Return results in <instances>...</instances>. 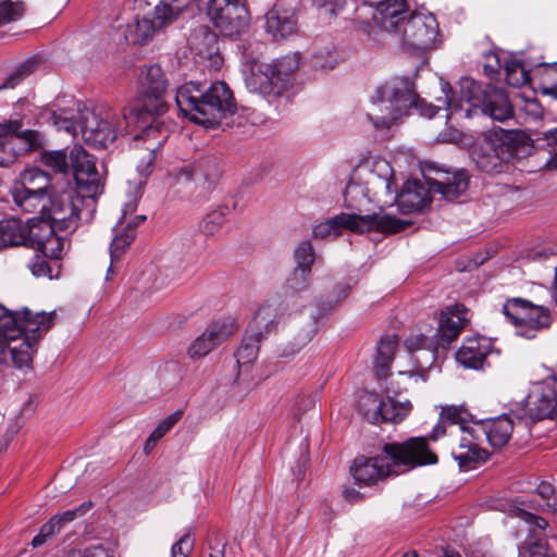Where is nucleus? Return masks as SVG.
Listing matches in <instances>:
<instances>
[{
    "label": "nucleus",
    "mask_w": 557,
    "mask_h": 557,
    "mask_svg": "<svg viewBox=\"0 0 557 557\" xmlns=\"http://www.w3.org/2000/svg\"><path fill=\"white\" fill-rule=\"evenodd\" d=\"M175 102L185 117L206 128L219 126L237 110L232 90L220 81L208 88L200 83H186L177 88Z\"/></svg>",
    "instance_id": "f257e3e1"
},
{
    "label": "nucleus",
    "mask_w": 557,
    "mask_h": 557,
    "mask_svg": "<svg viewBox=\"0 0 557 557\" xmlns=\"http://www.w3.org/2000/svg\"><path fill=\"white\" fill-rule=\"evenodd\" d=\"M374 111L367 114L377 131L389 128L401 116L416 109L425 117H433L441 107L428 103L416 91L414 82L409 77H395L377 87L372 98Z\"/></svg>",
    "instance_id": "f03ea898"
},
{
    "label": "nucleus",
    "mask_w": 557,
    "mask_h": 557,
    "mask_svg": "<svg viewBox=\"0 0 557 557\" xmlns=\"http://www.w3.org/2000/svg\"><path fill=\"white\" fill-rule=\"evenodd\" d=\"M442 90L445 95L444 103L450 113L465 112L466 117L481 113L494 121L505 122L513 116V108L503 89L492 84H482L472 78L465 77L459 83V99L450 96L451 87L444 83Z\"/></svg>",
    "instance_id": "7ed1b4c3"
},
{
    "label": "nucleus",
    "mask_w": 557,
    "mask_h": 557,
    "mask_svg": "<svg viewBox=\"0 0 557 557\" xmlns=\"http://www.w3.org/2000/svg\"><path fill=\"white\" fill-rule=\"evenodd\" d=\"M411 224V221L398 219L385 213L383 210L366 215L339 213L332 219L317 224L313 227V236L315 238L337 237L342 234L343 230L360 234L374 231L391 235L405 231Z\"/></svg>",
    "instance_id": "20e7f679"
},
{
    "label": "nucleus",
    "mask_w": 557,
    "mask_h": 557,
    "mask_svg": "<svg viewBox=\"0 0 557 557\" xmlns=\"http://www.w3.org/2000/svg\"><path fill=\"white\" fill-rule=\"evenodd\" d=\"M143 91L139 96V106L123 110V121L128 125H143L161 123L156 117L168 111L165 100L168 81L159 65L147 67L143 79Z\"/></svg>",
    "instance_id": "39448f33"
},
{
    "label": "nucleus",
    "mask_w": 557,
    "mask_h": 557,
    "mask_svg": "<svg viewBox=\"0 0 557 557\" xmlns=\"http://www.w3.org/2000/svg\"><path fill=\"white\" fill-rule=\"evenodd\" d=\"M96 198L85 197L77 189H64L49 196V206H41L42 216L53 222L58 231L73 232L77 228L82 213L86 210L87 220L95 212Z\"/></svg>",
    "instance_id": "423d86ee"
},
{
    "label": "nucleus",
    "mask_w": 557,
    "mask_h": 557,
    "mask_svg": "<svg viewBox=\"0 0 557 557\" xmlns=\"http://www.w3.org/2000/svg\"><path fill=\"white\" fill-rule=\"evenodd\" d=\"M122 122L112 110L88 109L79 110L75 122L65 126L67 132L79 129L84 141L94 148H107L117 137Z\"/></svg>",
    "instance_id": "0eeeda50"
},
{
    "label": "nucleus",
    "mask_w": 557,
    "mask_h": 557,
    "mask_svg": "<svg viewBox=\"0 0 557 557\" xmlns=\"http://www.w3.org/2000/svg\"><path fill=\"white\" fill-rule=\"evenodd\" d=\"M503 313L516 327L517 334L527 338H534L537 332L548 329L552 324L548 308L520 297L507 299L503 305Z\"/></svg>",
    "instance_id": "6e6552de"
},
{
    "label": "nucleus",
    "mask_w": 557,
    "mask_h": 557,
    "mask_svg": "<svg viewBox=\"0 0 557 557\" xmlns=\"http://www.w3.org/2000/svg\"><path fill=\"white\" fill-rule=\"evenodd\" d=\"M57 321V312H34L24 307L21 310H10L0 304V333L9 339L29 332H49Z\"/></svg>",
    "instance_id": "1a4fd4ad"
},
{
    "label": "nucleus",
    "mask_w": 557,
    "mask_h": 557,
    "mask_svg": "<svg viewBox=\"0 0 557 557\" xmlns=\"http://www.w3.org/2000/svg\"><path fill=\"white\" fill-rule=\"evenodd\" d=\"M518 420L532 422L557 417V376H548L532 385L521 408L511 410Z\"/></svg>",
    "instance_id": "9d476101"
},
{
    "label": "nucleus",
    "mask_w": 557,
    "mask_h": 557,
    "mask_svg": "<svg viewBox=\"0 0 557 557\" xmlns=\"http://www.w3.org/2000/svg\"><path fill=\"white\" fill-rule=\"evenodd\" d=\"M357 408L370 423H399L409 414L412 405L409 400L397 401L389 395L384 400L375 392L363 391L359 394Z\"/></svg>",
    "instance_id": "9b49d317"
},
{
    "label": "nucleus",
    "mask_w": 557,
    "mask_h": 557,
    "mask_svg": "<svg viewBox=\"0 0 557 557\" xmlns=\"http://www.w3.org/2000/svg\"><path fill=\"white\" fill-rule=\"evenodd\" d=\"M207 16L223 36L243 33L249 23L245 0H209Z\"/></svg>",
    "instance_id": "f8f14e48"
},
{
    "label": "nucleus",
    "mask_w": 557,
    "mask_h": 557,
    "mask_svg": "<svg viewBox=\"0 0 557 557\" xmlns=\"http://www.w3.org/2000/svg\"><path fill=\"white\" fill-rule=\"evenodd\" d=\"M21 121L0 123V166H9L22 152L36 149L40 144L37 131H22Z\"/></svg>",
    "instance_id": "ddd939ff"
},
{
    "label": "nucleus",
    "mask_w": 557,
    "mask_h": 557,
    "mask_svg": "<svg viewBox=\"0 0 557 557\" xmlns=\"http://www.w3.org/2000/svg\"><path fill=\"white\" fill-rule=\"evenodd\" d=\"M382 449L394 462L395 468L403 466L406 469H414L438 461L437 455L429 446L428 437L423 436L409 437L403 443H387Z\"/></svg>",
    "instance_id": "4468645a"
},
{
    "label": "nucleus",
    "mask_w": 557,
    "mask_h": 557,
    "mask_svg": "<svg viewBox=\"0 0 557 557\" xmlns=\"http://www.w3.org/2000/svg\"><path fill=\"white\" fill-rule=\"evenodd\" d=\"M51 178L38 168L27 169L12 187L14 202L25 212H33L46 198Z\"/></svg>",
    "instance_id": "2eb2a0df"
},
{
    "label": "nucleus",
    "mask_w": 557,
    "mask_h": 557,
    "mask_svg": "<svg viewBox=\"0 0 557 557\" xmlns=\"http://www.w3.org/2000/svg\"><path fill=\"white\" fill-rule=\"evenodd\" d=\"M438 33V23L433 14L411 13L398 34L408 48L426 51L435 46Z\"/></svg>",
    "instance_id": "dca6fc26"
},
{
    "label": "nucleus",
    "mask_w": 557,
    "mask_h": 557,
    "mask_svg": "<svg viewBox=\"0 0 557 557\" xmlns=\"http://www.w3.org/2000/svg\"><path fill=\"white\" fill-rule=\"evenodd\" d=\"M70 162L76 188L85 197L96 198L103 190V182L96 168L94 156L82 146H74L70 151Z\"/></svg>",
    "instance_id": "f3484780"
},
{
    "label": "nucleus",
    "mask_w": 557,
    "mask_h": 557,
    "mask_svg": "<svg viewBox=\"0 0 557 557\" xmlns=\"http://www.w3.org/2000/svg\"><path fill=\"white\" fill-rule=\"evenodd\" d=\"M423 177L433 193L449 201L460 197L469 186V176L463 170L449 171L431 164L425 168Z\"/></svg>",
    "instance_id": "a211bd4d"
},
{
    "label": "nucleus",
    "mask_w": 557,
    "mask_h": 557,
    "mask_svg": "<svg viewBox=\"0 0 557 557\" xmlns=\"http://www.w3.org/2000/svg\"><path fill=\"white\" fill-rule=\"evenodd\" d=\"M237 331L233 319L213 321L196 337L187 349L190 359L197 360L209 355L214 348L226 342Z\"/></svg>",
    "instance_id": "6ab92c4d"
},
{
    "label": "nucleus",
    "mask_w": 557,
    "mask_h": 557,
    "mask_svg": "<svg viewBox=\"0 0 557 557\" xmlns=\"http://www.w3.org/2000/svg\"><path fill=\"white\" fill-rule=\"evenodd\" d=\"M515 513L529 525V534L518 548V557H554L542 535L548 528V522L522 508H517Z\"/></svg>",
    "instance_id": "aec40b11"
},
{
    "label": "nucleus",
    "mask_w": 557,
    "mask_h": 557,
    "mask_svg": "<svg viewBox=\"0 0 557 557\" xmlns=\"http://www.w3.org/2000/svg\"><path fill=\"white\" fill-rule=\"evenodd\" d=\"M513 418L516 417L510 412V414L504 413L496 418L473 422L472 428L469 429V435L474 441L485 436L492 447L500 449L511 438Z\"/></svg>",
    "instance_id": "412c9836"
},
{
    "label": "nucleus",
    "mask_w": 557,
    "mask_h": 557,
    "mask_svg": "<svg viewBox=\"0 0 557 557\" xmlns=\"http://www.w3.org/2000/svg\"><path fill=\"white\" fill-rule=\"evenodd\" d=\"M357 483L372 485L389 475L397 474V470L391 458L385 456L357 457L350 468Z\"/></svg>",
    "instance_id": "4be33fe9"
},
{
    "label": "nucleus",
    "mask_w": 557,
    "mask_h": 557,
    "mask_svg": "<svg viewBox=\"0 0 557 557\" xmlns=\"http://www.w3.org/2000/svg\"><path fill=\"white\" fill-rule=\"evenodd\" d=\"M366 3L375 7L373 15L377 25L388 33H400L403 25L409 17L408 3L406 0H363Z\"/></svg>",
    "instance_id": "5701e85b"
},
{
    "label": "nucleus",
    "mask_w": 557,
    "mask_h": 557,
    "mask_svg": "<svg viewBox=\"0 0 557 557\" xmlns=\"http://www.w3.org/2000/svg\"><path fill=\"white\" fill-rule=\"evenodd\" d=\"M135 126L141 128V132L134 137V140L136 143L140 140L147 143V146L145 147V154L143 156L140 163L137 165L139 174L147 177L152 172L157 151L162 147L163 143L168 138V128L164 123Z\"/></svg>",
    "instance_id": "b1692460"
},
{
    "label": "nucleus",
    "mask_w": 557,
    "mask_h": 557,
    "mask_svg": "<svg viewBox=\"0 0 557 557\" xmlns=\"http://www.w3.org/2000/svg\"><path fill=\"white\" fill-rule=\"evenodd\" d=\"M275 79L274 72L270 63L253 60L249 72L245 75V85L250 92L262 96H282V84Z\"/></svg>",
    "instance_id": "393cba45"
},
{
    "label": "nucleus",
    "mask_w": 557,
    "mask_h": 557,
    "mask_svg": "<svg viewBox=\"0 0 557 557\" xmlns=\"http://www.w3.org/2000/svg\"><path fill=\"white\" fill-rule=\"evenodd\" d=\"M468 309L462 304H456L442 312L436 331L437 345L445 347L457 339L468 322Z\"/></svg>",
    "instance_id": "a878e982"
},
{
    "label": "nucleus",
    "mask_w": 557,
    "mask_h": 557,
    "mask_svg": "<svg viewBox=\"0 0 557 557\" xmlns=\"http://www.w3.org/2000/svg\"><path fill=\"white\" fill-rule=\"evenodd\" d=\"M188 46L200 59L209 60L212 66L219 67L222 64L218 36L209 26L199 25L194 28L188 38Z\"/></svg>",
    "instance_id": "bb28decb"
},
{
    "label": "nucleus",
    "mask_w": 557,
    "mask_h": 557,
    "mask_svg": "<svg viewBox=\"0 0 557 557\" xmlns=\"http://www.w3.org/2000/svg\"><path fill=\"white\" fill-rule=\"evenodd\" d=\"M48 332H29L10 339L7 352L10 354L13 366L17 369H30L33 357L38 350L39 342Z\"/></svg>",
    "instance_id": "cd10ccee"
},
{
    "label": "nucleus",
    "mask_w": 557,
    "mask_h": 557,
    "mask_svg": "<svg viewBox=\"0 0 557 557\" xmlns=\"http://www.w3.org/2000/svg\"><path fill=\"white\" fill-rule=\"evenodd\" d=\"M492 350L491 338L481 335L468 337L456 352V359L466 368L479 370L484 367Z\"/></svg>",
    "instance_id": "c85d7f7f"
},
{
    "label": "nucleus",
    "mask_w": 557,
    "mask_h": 557,
    "mask_svg": "<svg viewBox=\"0 0 557 557\" xmlns=\"http://www.w3.org/2000/svg\"><path fill=\"white\" fill-rule=\"evenodd\" d=\"M470 156L478 170L487 174H499L509 169V154H505V157L502 156L493 140H486L480 145H475Z\"/></svg>",
    "instance_id": "c756f323"
},
{
    "label": "nucleus",
    "mask_w": 557,
    "mask_h": 557,
    "mask_svg": "<svg viewBox=\"0 0 557 557\" xmlns=\"http://www.w3.org/2000/svg\"><path fill=\"white\" fill-rule=\"evenodd\" d=\"M221 173L220 160L214 156H205L196 160L193 164L182 168L177 174V178L202 182L207 184V189H210L219 180Z\"/></svg>",
    "instance_id": "7c9ffc66"
},
{
    "label": "nucleus",
    "mask_w": 557,
    "mask_h": 557,
    "mask_svg": "<svg viewBox=\"0 0 557 557\" xmlns=\"http://www.w3.org/2000/svg\"><path fill=\"white\" fill-rule=\"evenodd\" d=\"M430 187L423 186L419 181H408L399 196L398 206L404 211H420L432 201Z\"/></svg>",
    "instance_id": "2f4dec72"
},
{
    "label": "nucleus",
    "mask_w": 557,
    "mask_h": 557,
    "mask_svg": "<svg viewBox=\"0 0 557 557\" xmlns=\"http://www.w3.org/2000/svg\"><path fill=\"white\" fill-rule=\"evenodd\" d=\"M474 440H468L462 437L458 451H454V458L458 461V465L463 469H473L478 465L485 462L490 453L481 448Z\"/></svg>",
    "instance_id": "473e14b6"
},
{
    "label": "nucleus",
    "mask_w": 557,
    "mask_h": 557,
    "mask_svg": "<svg viewBox=\"0 0 557 557\" xmlns=\"http://www.w3.org/2000/svg\"><path fill=\"white\" fill-rule=\"evenodd\" d=\"M159 22L149 17H135L128 23L124 32L125 41L129 45H144L150 40L157 30L161 29Z\"/></svg>",
    "instance_id": "72a5a7b5"
},
{
    "label": "nucleus",
    "mask_w": 557,
    "mask_h": 557,
    "mask_svg": "<svg viewBox=\"0 0 557 557\" xmlns=\"http://www.w3.org/2000/svg\"><path fill=\"white\" fill-rule=\"evenodd\" d=\"M397 348L396 336L387 335L381 338L374 359V371L377 379H386Z\"/></svg>",
    "instance_id": "f704fd0d"
},
{
    "label": "nucleus",
    "mask_w": 557,
    "mask_h": 557,
    "mask_svg": "<svg viewBox=\"0 0 557 557\" xmlns=\"http://www.w3.org/2000/svg\"><path fill=\"white\" fill-rule=\"evenodd\" d=\"M493 143H495L502 156L509 154L508 164L513 159L519 158L521 153H524L528 147L525 137L519 132L513 131L502 129L500 135Z\"/></svg>",
    "instance_id": "c9c22d12"
},
{
    "label": "nucleus",
    "mask_w": 557,
    "mask_h": 557,
    "mask_svg": "<svg viewBox=\"0 0 557 557\" xmlns=\"http://www.w3.org/2000/svg\"><path fill=\"white\" fill-rule=\"evenodd\" d=\"M25 225V246L36 250L58 230L57 225L46 218L45 220L30 219Z\"/></svg>",
    "instance_id": "e433bc0d"
},
{
    "label": "nucleus",
    "mask_w": 557,
    "mask_h": 557,
    "mask_svg": "<svg viewBox=\"0 0 557 557\" xmlns=\"http://www.w3.org/2000/svg\"><path fill=\"white\" fill-rule=\"evenodd\" d=\"M25 227L26 225L15 218L0 221V249L25 246Z\"/></svg>",
    "instance_id": "4c0bfd02"
},
{
    "label": "nucleus",
    "mask_w": 557,
    "mask_h": 557,
    "mask_svg": "<svg viewBox=\"0 0 557 557\" xmlns=\"http://www.w3.org/2000/svg\"><path fill=\"white\" fill-rule=\"evenodd\" d=\"M265 338L264 334L259 331L255 332L248 329L240 346L235 352L236 361L239 367L252 363L259 354L260 343Z\"/></svg>",
    "instance_id": "58836bf2"
},
{
    "label": "nucleus",
    "mask_w": 557,
    "mask_h": 557,
    "mask_svg": "<svg viewBox=\"0 0 557 557\" xmlns=\"http://www.w3.org/2000/svg\"><path fill=\"white\" fill-rule=\"evenodd\" d=\"M280 315L281 311L277 305L265 302L259 307L248 329L252 327L255 332L261 331L265 337L275 326Z\"/></svg>",
    "instance_id": "ea45409f"
},
{
    "label": "nucleus",
    "mask_w": 557,
    "mask_h": 557,
    "mask_svg": "<svg viewBox=\"0 0 557 557\" xmlns=\"http://www.w3.org/2000/svg\"><path fill=\"white\" fill-rule=\"evenodd\" d=\"M274 72L275 79L282 84V94L290 86L293 75L299 66V55L297 53L285 55L270 63Z\"/></svg>",
    "instance_id": "a19ab883"
},
{
    "label": "nucleus",
    "mask_w": 557,
    "mask_h": 557,
    "mask_svg": "<svg viewBox=\"0 0 557 557\" xmlns=\"http://www.w3.org/2000/svg\"><path fill=\"white\" fill-rule=\"evenodd\" d=\"M534 77L543 95L557 99V62L540 64L534 70Z\"/></svg>",
    "instance_id": "79ce46f5"
},
{
    "label": "nucleus",
    "mask_w": 557,
    "mask_h": 557,
    "mask_svg": "<svg viewBox=\"0 0 557 557\" xmlns=\"http://www.w3.org/2000/svg\"><path fill=\"white\" fill-rule=\"evenodd\" d=\"M368 191L366 184L357 182L351 176L344 191L345 207L360 212L362 207L370 201Z\"/></svg>",
    "instance_id": "37998d69"
},
{
    "label": "nucleus",
    "mask_w": 557,
    "mask_h": 557,
    "mask_svg": "<svg viewBox=\"0 0 557 557\" xmlns=\"http://www.w3.org/2000/svg\"><path fill=\"white\" fill-rule=\"evenodd\" d=\"M440 418L447 424H458L460 430L469 434V429L472 425H468V422H474L471 413L463 406H444L442 407Z\"/></svg>",
    "instance_id": "c03bdc74"
},
{
    "label": "nucleus",
    "mask_w": 557,
    "mask_h": 557,
    "mask_svg": "<svg viewBox=\"0 0 557 557\" xmlns=\"http://www.w3.org/2000/svg\"><path fill=\"white\" fill-rule=\"evenodd\" d=\"M39 60L37 58H29L18 64L15 70L4 79L0 85V90L13 89L21 84L27 76H29L38 66Z\"/></svg>",
    "instance_id": "a18cd8bd"
},
{
    "label": "nucleus",
    "mask_w": 557,
    "mask_h": 557,
    "mask_svg": "<svg viewBox=\"0 0 557 557\" xmlns=\"http://www.w3.org/2000/svg\"><path fill=\"white\" fill-rule=\"evenodd\" d=\"M506 82L508 85L519 88L531 81L529 71L525 70L522 62L509 60L505 64Z\"/></svg>",
    "instance_id": "49530a36"
},
{
    "label": "nucleus",
    "mask_w": 557,
    "mask_h": 557,
    "mask_svg": "<svg viewBox=\"0 0 557 557\" xmlns=\"http://www.w3.org/2000/svg\"><path fill=\"white\" fill-rule=\"evenodd\" d=\"M295 22L290 18L271 13L267 16V30L273 35L275 39L286 38L294 33Z\"/></svg>",
    "instance_id": "de8ad7c7"
},
{
    "label": "nucleus",
    "mask_w": 557,
    "mask_h": 557,
    "mask_svg": "<svg viewBox=\"0 0 557 557\" xmlns=\"http://www.w3.org/2000/svg\"><path fill=\"white\" fill-rule=\"evenodd\" d=\"M136 233L132 224H126L123 232L115 235L110 246L111 261L117 260L135 239Z\"/></svg>",
    "instance_id": "09e8293b"
},
{
    "label": "nucleus",
    "mask_w": 557,
    "mask_h": 557,
    "mask_svg": "<svg viewBox=\"0 0 557 557\" xmlns=\"http://www.w3.org/2000/svg\"><path fill=\"white\" fill-rule=\"evenodd\" d=\"M25 13L23 1L0 0V26L20 20Z\"/></svg>",
    "instance_id": "8fccbe9b"
},
{
    "label": "nucleus",
    "mask_w": 557,
    "mask_h": 557,
    "mask_svg": "<svg viewBox=\"0 0 557 557\" xmlns=\"http://www.w3.org/2000/svg\"><path fill=\"white\" fill-rule=\"evenodd\" d=\"M41 162L55 173H66L69 170L67 157L63 150L41 153Z\"/></svg>",
    "instance_id": "3c124183"
},
{
    "label": "nucleus",
    "mask_w": 557,
    "mask_h": 557,
    "mask_svg": "<svg viewBox=\"0 0 557 557\" xmlns=\"http://www.w3.org/2000/svg\"><path fill=\"white\" fill-rule=\"evenodd\" d=\"M310 273L311 272L308 269H294L289 277L286 280V290L290 294H298L306 290L309 286Z\"/></svg>",
    "instance_id": "603ef678"
},
{
    "label": "nucleus",
    "mask_w": 557,
    "mask_h": 557,
    "mask_svg": "<svg viewBox=\"0 0 557 557\" xmlns=\"http://www.w3.org/2000/svg\"><path fill=\"white\" fill-rule=\"evenodd\" d=\"M55 232L57 231L53 232V235L50 236L37 251H40L45 257L53 260V264L58 265L64 240L62 237L58 236Z\"/></svg>",
    "instance_id": "864d4df0"
},
{
    "label": "nucleus",
    "mask_w": 557,
    "mask_h": 557,
    "mask_svg": "<svg viewBox=\"0 0 557 557\" xmlns=\"http://www.w3.org/2000/svg\"><path fill=\"white\" fill-rule=\"evenodd\" d=\"M29 269L32 273L37 277H53V260L49 259L48 257H45L44 255L39 256L36 255L29 262ZM59 264L55 265V268L59 269Z\"/></svg>",
    "instance_id": "5fc2aeb1"
},
{
    "label": "nucleus",
    "mask_w": 557,
    "mask_h": 557,
    "mask_svg": "<svg viewBox=\"0 0 557 557\" xmlns=\"http://www.w3.org/2000/svg\"><path fill=\"white\" fill-rule=\"evenodd\" d=\"M180 13L175 12V7L172 4V0H161L154 8L156 21L159 22V26H166L173 23L180 17Z\"/></svg>",
    "instance_id": "6e6d98bb"
},
{
    "label": "nucleus",
    "mask_w": 557,
    "mask_h": 557,
    "mask_svg": "<svg viewBox=\"0 0 557 557\" xmlns=\"http://www.w3.org/2000/svg\"><path fill=\"white\" fill-rule=\"evenodd\" d=\"M294 257L297 263L295 269H308L311 272V268L314 262V251L310 242L305 240L300 243L295 250Z\"/></svg>",
    "instance_id": "4d7b16f0"
},
{
    "label": "nucleus",
    "mask_w": 557,
    "mask_h": 557,
    "mask_svg": "<svg viewBox=\"0 0 557 557\" xmlns=\"http://www.w3.org/2000/svg\"><path fill=\"white\" fill-rule=\"evenodd\" d=\"M61 529L55 521L51 518L48 522L41 525L39 533L32 540L33 547H40L49 540L60 533Z\"/></svg>",
    "instance_id": "13d9d810"
},
{
    "label": "nucleus",
    "mask_w": 557,
    "mask_h": 557,
    "mask_svg": "<svg viewBox=\"0 0 557 557\" xmlns=\"http://www.w3.org/2000/svg\"><path fill=\"white\" fill-rule=\"evenodd\" d=\"M66 557H115L113 552L101 544L90 545L83 549H72Z\"/></svg>",
    "instance_id": "bf43d9fd"
},
{
    "label": "nucleus",
    "mask_w": 557,
    "mask_h": 557,
    "mask_svg": "<svg viewBox=\"0 0 557 557\" xmlns=\"http://www.w3.org/2000/svg\"><path fill=\"white\" fill-rule=\"evenodd\" d=\"M224 223V214L221 211L208 213L200 223V230L206 235L215 234Z\"/></svg>",
    "instance_id": "052dcab7"
},
{
    "label": "nucleus",
    "mask_w": 557,
    "mask_h": 557,
    "mask_svg": "<svg viewBox=\"0 0 557 557\" xmlns=\"http://www.w3.org/2000/svg\"><path fill=\"white\" fill-rule=\"evenodd\" d=\"M317 332L318 322L315 320L308 321L295 337V343L293 344L295 347L294 351L306 346L313 338Z\"/></svg>",
    "instance_id": "680f3d73"
},
{
    "label": "nucleus",
    "mask_w": 557,
    "mask_h": 557,
    "mask_svg": "<svg viewBox=\"0 0 557 557\" xmlns=\"http://www.w3.org/2000/svg\"><path fill=\"white\" fill-rule=\"evenodd\" d=\"M182 411L177 410L163 419L152 431L153 440H161L182 418Z\"/></svg>",
    "instance_id": "e2e57ef3"
},
{
    "label": "nucleus",
    "mask_w": 557,
    "mask_h": 557,
    "mask_svg": "<svg viewBox=\"0 0 557 557\" xmlns=\"http://www.w3.org/2000/svg\"><path fill=\"white\" fill-rule=\"evenodd\" d=\"M194 548V541L189 533H185L181 539L173 544L171 548L172 557H188Z\"/></svg>",
    "instance_id": "0e129e2a"
},
{
    "label": "nucleus",
    "mask_w": 557,
    "mask_h": 557,
    "mask_svg": "<svg viewBox=\"0 0 557 557\" xmlns=\"http://www.w3.org/2000/svg\"><path fill=\"white\" fill-rule=\"evenodd\" d=\"M311 3L314 8L330 16H334L341 7L339 0H311Z\"/></svg>",
    "instance_id": "69168bd1"
},
{
    "label": "nucleus",
    "mask_w": 557,
    "mask_h": 557,
    "mask_svg": "<svg viewBox=\"0 0 557 557\" xmlns=\"http://www.w3.org/2000/svg\"><path fill=\"white\" fill-rule=\"evenodd\" d=\"M429 338L423 334H416L408 336L404 345L409 351L419 350L428 346Z\"/></svg>",
    "instance_id": "338daca9"
},
{
    "label": "nucleus",
    "mask_w": 557,
    "mask_h": 557,
    "mask_svg": "<svg viewBox=\"0 0 557 557\" xmlns=\"http://www.w3.org/2000/svg\"><path fill=\"white\" fill-rule=\"evenodd\" d=\"M544 140L547 143V146L552 148V152L554 153L552 163L554 166H557V128L544 133Z\"/></svg>",
    "instance_id": "774afa93"
}]
</instances>
